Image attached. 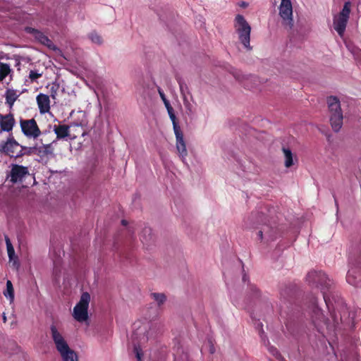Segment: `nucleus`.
Returning a JSON list of instances; mask_svg holds the SVG:
<instances>
[{
  "label": "nucleus",
  "instance_id": "f257e3e1",
  "mask_svg": "<svg viewBox=\"0 0 361 361\" xmlns=\"http://www.w3.org/2000/svg\"><path fill=\"white\" fill-rule=\"evenodd\" d=\"M310 311L312 322L317 329L323 335L334 334L337 329L341 318H338L334 312H330L331 319L326 317L322 310L318 307L316 299L312 298L310 301Z\"/></svg>",
  "mask_w": 361,
  "mask_h": 361
},
{
  "label": "nucleus",
  "instance_id": "f03ea898",
  "mask_svg": "<svg viewBox=\"0 0 361 361\" xmlns=\"http://www.w3.org/2000/svg\"><path fill=\"white\" fill-rule=\"evenodd\" d=\"M157 326L146 324L139 326L133 333L134 352L137 361H142V351L141 346L149 339L154 338L157 334Z\"/></svg>",
  "mask_w": 361,
  "mask_h": 361
},
{
  "label": "nucleus",
  "instance_id": "7ed1b4c3",
  "mask_svg": "<svg viewBox=\"0 0 361 361\" xmlns=\"http://www.w3.org/2000/svg\"><path fill=\"white\" fill-rule=\"evenodd\" d=\"M327 104L331 128L334 131L338 132L343 126V119L339 99L336 97L331 96L327 98Z\"/></svg>",
  "mask_w": 361,
  "mask_h": 361
},
{
  "label": "nucleus",
  "instance_id": "20e7f679",
  "mask_svg": "<svg viewBox=\"0 0 361 361\" xmlns=\"http://www.w3.org/2000/svg\"><path fill=\"white\" fill-rule=\"evenodd\" d=\"M234 28L240 42L243 44L245 48L250 50L252 49L250 44L251 27L242 15L238 14L235 16L234 20Z\"/></svg>",
  "mask_w": 361,
  "mask_h": 361
},
{
  "label": "nucleus",
  "instance_id": "39448f33",
  "mask_svg": "<svg viewBox=\"0 0 361 361\" xmlns=\"http://www.w3.org/2000/svg\"><path fill=\"white\" fill-rule=\"evenodd\" d=\"M307 280L310 284L315 285L320 288L323 293L324 302L330 311L329 301L325 293V289H327L331 286V282L330 279H329L325 273L321 271H312L308 273Z\"/></svg>",
  "mask_w": 361,
  "mask_h": 361
},
{
  "label": "nucleus",
  "instance_id": "423d86ee",
  "mask_svg": "<svg viewBox=\"0 0 361 361\" xmlns=\"http://www.w3.org/2000/svg\"><path fill=\"white\" fill-rule=\"evenodd\" d=\"M27 147L20 145L14 138L13 133H10L6 140L0 142V152L11 157H20L25 152Z\"/></svg>",
  "mask_w": 361,
  "mask_h": 361
},
{
  "label": "nucleus",
  "instance_id": "0eeeda50",
  "mask_svg": "<svg viewBox=\"0 0 361 361\" xmlns=\"http://www.w3.org/2000/svg\"><path fill=\"white\" fill-rule=\"evenodd\" d=\"M350 2H345L341 12L334 15L333 18V27L341 37H343L346 29L350 18Z\"/></svg>",
  "mask_w": 361,
  "mask_h": 361
},
{
  "label": "nucleus",
  "instance_id": "6e6552de",
  "mask_svg": "<svg viewBox=\"0 0 361 361\" xmlns=\"http://www.w3.org/2000/svg\"><path fill=\"white\" fill-rule=\"evenodd\" d=\"M90 299V295L88 293H83L80 296L79 302L73 307L72 315L77 322L82 323L87 321Z\"/></svg>",
  "mask_w": 361,
  "mask_h": 361
},
{
  "label": "nucleus",
  "instance_id": "1a4fd4ad",
  "mask_svg": "<svg viewBox=\"0 0 361 361\" xmlns=\"http://www.w3.org/2000/svg\"><path fill=\"white\" fill-rule=\"evenodd\" d=\"M19 123L23 134L29 139L37 140L43 134L34 118H20Z\"/></svg>",
  "mask_w": 361,
  "mask_h": 361
},
{
  "label": "nucleus",
  "instance_id": "9d476101",
  "mask_svg": "<svg viewBox=\"0 0 361 361\" xmlns=\"http://www.w3.org/2000/svg\"><path fill=\"white\" fill-rule=\"evenodd\" d=\"M279 16L283 24L291 29L293 26V6L290 0H281L279 6Z\"/></svg>",
  "mask_w": 361,
  "mask_h": 361
},
{
  "label": "nucleus",
  "instance_id": "9b49d317",
  "mask_svg": "<svg viewBox=\"0 0 361 361\" xmlns=\"http://www.w3.org/2000/svg\"><path fill=\"white\" fill-rule=\"evenodd\" d=\"M50 335L58 353L69 348V345L62 332L54 324L50 326Z\"/></svg>",
  "mask_w": 361,
  "mask_h": 361
},
{
  "label": "nucleus",
  "instance_id": "f8f14e48",
  "mask_svg": "<svg viewBox=\"0 0 361 361\" xmlns=\"http://www.w3.org/2000/svg\"><path fill=\"white\" fill-rule=\"evenodd\" d=\"M180 90L183 97L185 112L190 119H194L196 117V103L192 97L191 101L188 98L186 94V92H188V87L185 85L180 84Z\"/></svg>",
  "mask_w": 361,
  "mask_h": 361
},
{
  "label": "nucleus",
  "instance_id": "ddd939ff",
  "mask_svg": "<svg viewBox=\"0 0 361 361\" xmlns=\"http://www.w3.org/2000/svg\"><path fill=\"white\" fill-rule=\"evenodd\" d=\"M28 168L18 164H12L9 173L10 181L13 183L22 182L29 175Z\"/></svg>",
  "mask_w": 361,
  "mask_h": 361
},
{
  "label": "nucleus",
  "instance_id": "4468645a",
  "mask_svg": "<svg viewBox=\"0 0 361 361\" xmlns=\"http://www.w3.org/2000/svg\"><path fill=\"white\" fill-rule=\"evenodd\" d=\"M174 134L176 136V148L177 153L181 161L185 163L188 156V150L183 132L181 130H176L174 131Z\"/></svg>",
  "mask_w": 361,
  "mask_h": 361
},
{
  "label": "nucleus",
  "instance_id": "2eb2a0df",
  "mask_svg": "<svg viewBox=\"0 0 361 361\" xmlns=\"http://www.w3.org/2000/svg\"><path fill=\"white\" fill-rule=\"evenodd\" d=\"M72 128H78L82 129V124L81 123H72L69 126L66 125H55L54 126V131L55 134L56 135V139H63L66 137H70L71 138H75L77 136L75 135H73V137H71V135L70 134L71 129Z\"/></svg>",
  "mask_w": 361,
  "mask_h": 361
},
{
  "label": "nucleus",
  "instance_id": "dca6fc26",
  "mask_svg": "<svg viewBox=\"0 0 361 361\" xmlns=\"http://www.w3.org/2000/svg\"><path fill=\"white\" fill-rule=\"evenodd\" d=\"M54 142H55V141L48 144H44L42 142L39 145L36 143L33 147L30 148V151L32 153L35 154L41 157H49L52 155L54 153V147L52 146Z\"/></svg>",
  "mask_w": 361,
  "mask_h": 361
},
{
  "label": "nucleus",
  "instance_id": "f3484780",
  "mask_svg": "<svg viewBox=\"0 0 361 361\" xmlns=\"http://www.w3.org/2000/svg\"><path fill=\"white\" fill-rule=\"evenodd\" d=\"M16 125V121L12 114L6 115L0 114V135L3 132L12 133V130Z\"/></svg>",
  "mask_w": 361,
  "mask_h": 361
},
{
  "label": "nucleus",
  "instance_id": "a211bd4d",
  "mask_svg": "<svg viewBox=\"0 0 361 361\" xmlns=\"http://www.w3.org/2000/svg\"><path fill=\"white\" fill-rule=\"evenodd\" d=\"M25 32L28 34L32 35L36 40L41 44L51 48L53 46L52 42L41 31L36 30L31 27H26L25 29Z\"/></svg>",
  "mask_w": 361,
  "mask_h": 361
},
{
  "label": "nucleus",
  "instance_id": "6ab92c4d",
  "mask_svg": "<svg viewBox=\"0 0 361 361\" xmlns=\"http://www.w3.org/2000/svg\"><path fill=\"white\" fill-rule=\"evenodd\" d=\"M36 99L41 114H45L49 111L50 99L48 95L40 93L37 96Z\"/></svg>",
  "mask_w": 361,
  "mask_h": 361
},
{
  "label": "nucleus",
  "instance_id": "aec40b11",
  "mask_svg": "<svg viewBox=\"0 0 361 361\" xmlns=\"http://www.w3.org/2000/svg\"><path fill=\"white\" fill-rule=\"evenodd\" d=\"M276 229L273 227H270L269 225L263 224L260 230L258 231L257 235L260 240L264 238L267 240H273L275 237Z\"/></svg>",
  "mask_w": 361,
  "mask_h": 361
},
{
  "label": "nucleus",
  "instance_id": "412c9836",
  "mask_svg": "<svg viewBox=\"0 0 361 361\" xmlns=\"http://www.w3.org/2000/svg\"><path fill=\"white\" fill-rule=\"evenodd\" d=\"M357 277H360V275L357 273V268H351L348 270L347 274V282L352 286H358L360 279H358Z\"/></svg>",
  "mask_w": 361,
  "mask_h": 361
},
{
  "label": "nucleus",
  "instance_id": "4be33fe9",
  "mask_svg": "<svg viewBox=\"0 0 361 361\" xmlns=\"http://www.w3.org/2000/svg\"><path fill=\"white\" fill-rule=\"evenodd\" d=\"M59 353L63 361H78L76 353L70 347Z\"/></svg>",
  "mask_w": 361,
  "mask_h": 361
},
{
  "label": "nucleus",
  "instance_id": "5701e85b",
  "mask_svg": "<svg viewBox=\"0 0 361 361\" xmlns=\"http://www.w3.org/2000/svg\"><path fill=\"white\" fill-rule=\"evenodd\" d=\"M19 96L20 93L17 90L13 89H8L6 91V102L7 104H8L10 108H11L13 106L14 102L16 101Z\"/></svg>",
  "mask_w": 361,
  "mask_h": 361
},
{
  "label": "nucleus",
  "instance_id": "b1692460",
  "mask_svg": "<svg viewBox=\"0 0 361 361\" xmlns=\"http://www.w3.org/2000/svg\"><path fill=\"white\" fill-rule=\"evenodd\" d=\"M283 152L285 158V166L289 168L293 165V157L290 149L288 148H283Z\"/></svg>",
  "mask_w": 361,
  "mask_h": 361
},
{
  "label": "nucleus",
  "instance_id": "393cba45",
  "mask_svg": "<svg viewBox=\"0 0 361 361\" xmlns=\"http://www.w3.org/2000/svg\"><path fill=\"white\" fill-rule=\"evenodd\" d=\"M42 75V71L40 72L39 70H30L27 76V79H26V82L30 83L37 82L38 79L40 78Z\"/></svg>",
  "mask_w": 361,
  "mask_h": 361
},
{
  "label": "nucleus",
  "instance_id": "a878e982",
  "mask_svg": "<svg viewBox=\"0 0 361 361\" xmlns=\"http://www.w3.org/2000/svg\"><path fill=\"white\" fill-rule=\"evenodd\" d=\"M11 72V69L8 63H0V81H3Z\"/></svg>",
  "mask_w": 361,
  "mask_h": 361
},
{
  "label": "nucleus",
  "instance_id": "bb28decb",
  "mask_svg": "<svg viewBox=\"0 0 361 361\" xmlns=\"http://www.w3.org/2000/svg\"><path fill=\"white\" fill-rule=\"evenodd\" d=\"M87 37L92 43L97 45H102L103 44L102 36L95 31L90 32Z\"/></svg>",
  "mask_w": 361,
  "mask_h": 361
},
{
  "label": "nucleus",
  "instance_id": "cd10ccee",
  "mask_svg": "<svg viewBox=\"0 0 361 361\" xmlns=\"http://www.w3.org/2000/svg\"><path fill=\"white\" fill-rule=\"evenodd\" d=\"M4 295L6 298H8L11 302H13L14 299V290L12 283L9 280L6 282V289L4 292Z\"/></svg>",
  "mask_w": 361,
  "mask_h": 361
},
{
  "label": "nucleus",
  "instance_id": "c85d7f7f",
  "mask_svg": "<svg viewBox=\"0 0 361 361\" xmlns=\"http://www.w3.org/2000/svg\"><path fill=\"white\" fill-rule=\"evenodd\" d=\"M152 239V231L149 228H145L140 236V240L143 244H148Z\"/></svg>",
  "mask_w": 361,
  "mask_h": 361
},
{
  "label": "nucleus",
  "instance_id": "c756f323",
  "mask_svg": "<svg viewBox=\"0 0 361 361\" xmlns=\"http://www.w3.org/2000/svg\"><path fill=\"white\" fill-rule=\"evenodd\" d=\"M151 297L159 306L163 305L166 300V296L162 293H153L151 294Z\"/></svg>",
  "mask_w": 361,
  "mask_h": 361
},
{
  "label": "nucleus",
  "instance_id": "7c9ffc66",
  "mask_svg": "<svg viewBox=\"0 0 361 361\" xmlns=\"http://www.w3.org/2000/svg\"><path fill=\"white\" fill-rule=\"evenodd\" d=\"M168 113L169 115V117L173 123V131L181 130L180 127L178 126V123L176 122V117L173 113V109L171 106H168Z\"/></svg>",
  "mask_w": 361,
  "mask_h": 361
},
{
  "label": "nucleus",
  "instance_id": "2f4dec72",
  "mask_svg": "<svg viewBox=\"0 0 361 361\" xmlns=\"http://www.w3.org/2000/svg\"><path fill=\"white\" fill-rule=\"evenodd\" d=\"M347 48L352 52L355 59L357 60H361V50L357 48L352 47L350 44H346Z\"/></svg>",
  "mask_w": 361,
  "mask_h": 361
},
{
  "label": "nucleus",
  "instance_id": "473e14b6",
  "mask_svg": "<svg viewBox=\"0 0 361 361\" xmlns=\"http://www.w3.org/2000/svg\"><path fill=\"white\" fill-rule=\"evenodd\" d=\"M233 75L236 80L240 82H243L245 80H248L249 77L243 75L240 71L235 70L233 72Z\"/></svg>",
  "mask_w": 361,
  "mask_h": 361
},
{
  "label": "nucleus",
  "instance_id": "72a5a7b5",
  "mask_svg": "<svg viewBox=\"0 0 361 361\" xmlns=\"http://www.w3.org/2000/svg\"><path fill=\"white\" fill-rule=\"evenodd\" d=\"M5 241H6V245L7 253L13 254V252H15V250H14V247H13L9 238L6 236Z\"/></svg>",
  "mask_w": 361,
  "mask_h": 361
},
{
  "label": "nucleus",
  "instance_id": "f704fd0d",
  "mask_svg": "<svg viewBox=\"0 0 361 361\" xmlns=\"http://www.w3.org/2000/svg\"><path fill=\"white\" fill-rule=\"evenodd\" d=\"M8 256L10 262H13V264L18 265L17 257L16 256L15 252H13V254H8Z\"/></svg>",
  "mask_w": 361,
  "mask_h": 361
},
{
  "label": "nucleus",
  "instance_id": "c9c22d12",
  "mask_svg": "<svg viewBox=\"0 0 361 361\" xmlns=\"http://www.w3.org/2000/svg\"><path fill=\"white\" fill-rule=\"evenodd\" d=\"M159 94H160V96H161V99H162L163 100H165V99H166V97H165V94H164V92H161V90H159Z\"/></svg>",
  "mask_w": 361,
  "mask_h": 361
},
{
  "label": "nucleus",
  "instance_id": "e433bc0d",
  "mask_svg": "<svg viewBox=\"0 0 361 361\" xmlns=\"http://www.w3.org/2000/svg\"><path fill=\"white\" fill-rule=\"evenodd\" d=\"M54 274L56 277H59V274H58V269H57L56 267H55L54 269Z\"/></svg>",
  "mask_w": 361,
  "mask_h": 361
},
{
  "label": "nucleus",
  "instance_id": "4c0bfd02",
  "mask_svg": "<svg viewBox=\"0 0 361 361\" xmlns=\"http://www.w3.org/2000/svg\"><path fill=\"white\" fill-rule=\"evenodd\" d=\"M163 101H164V104H165V105H166L167 109H168V106H171L169 101L166 99L165 100H163Z\"/></svg>",
  "mask_w": 361,
  "mask_h": 361
},
{
  "label": "nucleus",
  "instance_id": "58836bf2",
  "mask_svg": "<svg viewBox=\"0 0 361 361\" xmlns=\"http://www.w3.org/2000/svg\"><path fill=\"white\" fill-rule=\"evenodd\" d=\"M163 101H164V104H165V105H166L167 109H168V106H171L169 101L166 99L165 100H163Z\"/></svg>",
  "mask_w": 361,
  "mask_h": 361
},
{
  "label": "nucleus",
  "instance_id": "ea45409f",
  "mask_svg": "<svg viewBox=\"0 0 361 361\" xmlns=\"http://www.w3.org/2000/svg\"><path fill=\"white\" fill-rule=\"evenodd\" d=\"M122 224L126 226L127 225V221L126 220H122Z\"/></svg>",
  "mask_w": 361,
  "mask_h": 361
},
{
  "label": "nucleus",
  "instance_id": "a19ab883",
  "mask_svg": "<svg viewBox=\"0 0 361 361\" xmlns=\"http://www.w3.org/2000/svg\"><path fill=\"white\" fill-rule=\"evenodd\" d=\"M3 320H4V322H6V317L5 314H3Z\"/></svg>",
  "mask_w": 361,
  "mask_h": 361
},
{
  "label": "nucleus",
  "instance_id": "79ce46f5",
  "mask_svg": "<svg viewBox=\"0 0 361 361\" xmlns=\"http://www.w3.org/2000/svg\"><path fill=\"white\" fill-rule=\"evenodd\" d=\"M82 135H84V132L81 130Z\"/></svg>",
  "mask_w": 361,
  "mask_h": 361
}]
</instances>
